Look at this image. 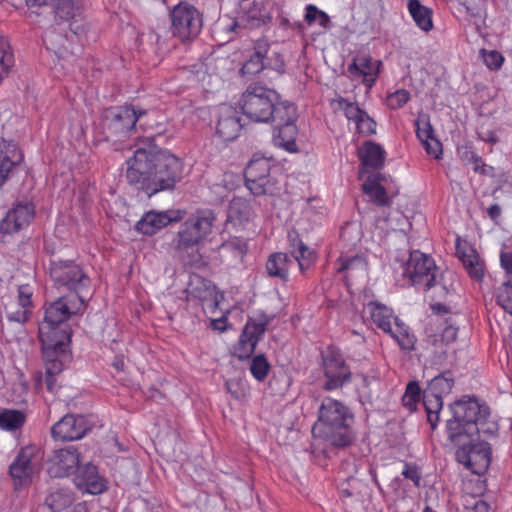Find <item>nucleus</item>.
<instances>
[{
	"label": "nucleus",
	"mask_w": 512,
	"mask_h": 512,
	"mask_svg": "<svg viewBox=\"0 0 512 512\" xmlns=\"http://www.w3.org/2000/svg\"><path fill=\"white\" fill-rule=\"evenodd\" d=\"M367 260L362 254H355L354 256L341 255L335 262V269L338 273H347L353 275L354 272H366Z\"/></svg>",
	"instance_id": "nucleus-37"
},
{
	"label": "nucleus",
	"mask_w": 512,
	"mask_h": 512,
	"mask_svg": "<svg viewBox=\"0 0 512 512\" xmlns=\"http://www.w3.org/2000/svg\"><path fill=\"white\" fill-rule=\"evenodd\" d=\"M279 94L261 82L250 83L242 93L239 107L251 121L268 123L273 118V107Z\"/></svg>",
	"instance_id": "nucleus-7"
},
{
	"label": "nucleus",
	"mask_w": 512,
	"mask_h": 512,
	"mask_svg": "<svg viewBox=\"0 0 512 512\" xmlns=\"http://www.w3.org/2000/svg\"><path fill=\"white\" fill-rule=\"evenodd\" d=\"M361 161V168L359 171V178L364 179L366 174H369V169L378 170L383 167L385 161V150L381 145L366 141L358 152Z\"/></svg>",
	"instance_id": "nucleus-26"
},
{
	"label": "nucleus",
	"mask_w": 512,
	"mask_h": 512,
	"mask_svg": "<svg viewBox=\"0 0 512 512\" xmlns=\"http://www.w3.org/2000/svg\"><path fill=\"white\" fill-rule=\"evenodd\" d=\"M287 237L290 257L297 262L301 274L305 275L307 270L315 264L317 253L303 242L297 231L289 232Z\"/></svg>",
	"instance_id": "nucleus-24"
},
{
	"label": "nucleus",
	"mask_w": 512,
	"mask_h": 512,
	"mask_svg": "<svg viewBox=\"0 0 512 512\" xmlns=\"http://www.w3.org/2000/svg\"><path fill=\"white\" fill-rule=\"evenodd\" d=\"M113 367L117 370V371H122L124 369V360L122 357H115L114 361H113Z\"/></svg>",
	"instance_id": "nucleus-63"
},
{
	"label": "nucleus",
	"mask_w": 512,
	"mask_h": 512,
	"mask_svg": "<svg viewBox=\"0 0 512 512\" xmlns=\"http://www.w3.org/2000/svg\"><path fill=\"white\" fill-rule=\"evenodd\" d=\"M355 232V240L359 241L361 238L360 230L354 224H347L341 229L340 238L342 241L350 240V236Z\"/></svg>",
	"instance_id": "nucleus-54"
},
{
	"label": "nucleus",
	"mask_w": 512,
	"mask_h": 512,
	"mask_svg": "<svg viewBox=\"0 0 512 512\" xmlns=\"http://www.w3.org/2000/svg\"><path fill=\"white\" fill-rule=\"evenodd\" d=\"M354 417L342 402L325 397L318 411V419L312 427L315 437L336 447H346L354 440L352 423Z\"/></svg>",
	"instance_id": "nucleus-3"
},
{
	"label": "nucleus",
	"mask_w": 512,
	"mask_h": 512,
	"mask_svg": "<svg viewBox=\"0 0 512 512\" xmlns=\"http://www.w3.org/2000/svg\"><path fill=\"white\" fill-rule=\"evenodd\" d=\"M5 312L6 318L9 322H15L21 325L27 322L31 315V310H28L27 308H21L20 306L13 303L6 305Z\"/></svg>",
	"instance_id": "nucleus-48"
},
{
	"label": "nucleus",
	"mask_w": 512,
	"mask_h": 512,
	"mask_svg": "<svg viewBox=\"0 0 512 512\" xmlns=\"http://www.w3.org/2000/svg\"><path fill=\"white\" fill-rule=\"evenodd\" d=\"M416 136L424 146L426 153L434 159H440L442 144L435 137L433 126L427 115H421L415 121Z\"/></svg>",
	"instance_id": "nucleus-27"
},
{
	"label": "nucleus",
	"mask_w": 512,
	"mask_h": 512,
	"mask_svg": "<svg viewBox=\"0 0 512 512\" xmlns=\"http://www.w3.org/2000/svg\"><path fill=\"white\" fill-rule=\"evenodd\" d=\"M492 451L489 443L480 441L456 451L459 463L470 469L476 475L484 474L491 463Z\"/></svg>",
	"instance_id": "nucleus-15"
},
{
	"label": "nucleus",
	"mask_w": 512,
	"mask_h": 512,
	"mask_svg": "<svg viewBox=\"0 0 512 512\" xmlns=\"http://www.w3.org/2000/svg\"><path fill=\"white\" fill-rule=\"evenodd\" d=\"M89 429L84 416L67 414L52 426L51 435L56 441H74L84 437Z\"/></svg>",
	"instance_id": "nucleus-19"
},
{
	"label": "nucleus",
	"mask_w": 512,
	"mask_h": 512,
	"mask_svg": "<svg viewBox=\"0 0 512 512\" xmlns=\"http://www.w3.org/2000/svg\"><path fill=\"white\" fill-rule=\"evenodd\" d=\"M487 212L491 219H496L501 215V208L498 204H493L488 208Z\"/></svg>",
	"instance_id": "nucleus-61"
},
{
	"label": "nucleus",
	"mask_w": 512,
	"mask_h": 512,
	"mask_svg": "<svg viewBox=\"0 0 512 512\" xmlns=\"http://www.w3.org/2000/svg\"><path fill=\"white\" fill-rule=\"evenodd\" d=\"M251 209L248 202L242 198H234L228 208V218L231 221L243 223L248 221Z\"/></svg>",
	"instance_id": "nucleus-43"
},
{
	"label": "nucleus",
	"mask_w": 512,
	"mask_h": 512,
	"mask_svg": "<svg viewBox=\"0 0 512 512\" xmlns=\"http://www.w3.org/2000/svg\"><path fill=\"white\" fill-rule=\"evenodd\" d=\"M126 164L129 185L149 197L173 190L184 171V163L179 157L159 149L152 140L146 146L137 148Z\"/></svg>",
	"instance_id": "nucleus-1"
},
{
	"label": "nucleus",
	"mask_w": 512,
	"mask_h": 512,
	"mask_svg": "<svg viewBox=\"0 0 512 512\" xmlns=\"http://www.w3.org/2000/svg\"><path fill=\"white\" fill-rule=\"evenodd\" d=\"M26 421L24 412L16 409H3L0 411V428L5 431L20 429Z\"/></svg>",
	"instance_id": "nucleus-40"
},
{
	"label": "nucleus",
	"mask_w": 512,
	"mask_h": 512,
	"mask_svg": "<svg viewBox=\"0 0 512 512\" xmlns=\"http://www.w3.org/2000/svg\"><path fill=\"white\" fill-rule=\"evenodd\" d=\"M143 113L137 112L131 105H124L107 109L104 117L109 121V127L115 133H127L134 129L137 120Z\"/></svg>",
	"instance_id": "nucleus-23"
},
{
	"label": "nucleus",
	"mask_w": 512,
	"mask_h": 512,
	"mask_svg": "<svg viewBox=\"0 0 512 512\" xmlns=\"http://www.w3.org/2000/svg\"><path fill=\"white\" fill-rule=\"evenodd\" d=\"M273 110V118L270 120V122H276V125L295 122L296 120L295 105L290 101L281 100L280 96L279 100H277V103H275Z\"/></svg>",
	"instance_id": "nucleus-39"
},
{
	"label": "nucleus",
	"mask_w": 512,
	"mask_h": 512,
	"mask_svg": "<svg viewBox=\"0 0 512 512\" xmlns=\"http://www.w3.org/2000/svg\"><path fill=\"white\" fill-rule=\"evenodd\" d=\"M496 302L507 313L512 315V281L502 283L495 292Z\"/></svg>",
	"instance_id": "nucleus-46"
},
{
	"label": "nucleus",
	"mask_w": 512,
	"mask_h": 512,
	"mask_svg": "<svg viewBox=\"0 0 512 512\" xmlns=\"http://www.w3.org/2000/svg\"><path fill=\"white\" fill-rule=\"evenodd\" d=\"M228 318L227 316H221L220 318L211 319L210 326L214 330L223 332L227 328Z\"/></svg>",
	"instance_id": "nucleus-57"
},
{
	"label": "nucleus",
	"mask_w": 512,
	"mask_h": 512,
	"mask_svg": "<svg viewBox=\"0 0 512 512\" xmlns=\"http://www.w3.org/2000/svg\"><path fill=\"white\" fill-rule=\"evenodd\" d=\"M268 321L263 318H249L233 347V355L239 360L249 359L257 344L264 336Z\"/></svg>",
	"instance_id": "nucleus-14"
},
{
	"label": "nucleus",
	"mask_w": 512,
	"mask_h": 512,
	"mask_svg": "<svg viewBox=\"0 0 512 512\" xmlns=\"http://www.w3.org/2000/svg\"><path fill=\"white\" fill-rule=\"evenodd\" d=\"M242 129L238 112L231 106L223 105L218 109L216 133L224 141L236 139Z\"/></svg>",
	"instance_id": "nucleus-25"
},
{
	"label": "nucleus",
	"mask_w": 512,
	"mask_h": 512,
	"mask_svg": "<svg viewBox=\"0 0 512 512\" xmlns=\"http://www.w3.org/2000/svg\"><path fill=\"white\" fill-rule=\"evenodd\" d=\"M401 474L404 478L411 480L415 487L420 486L422 475L417 465L405 463Z\"/></svg>",
	"instance_id": "nucleus-53"
},
{
	"label": "nucleus",
	"mask_w": 512,
	"mask_h": 512,
	"mask_svg": "<svg viewBox=\"0 0 512 512\" xmlns=\"http://www.w3.org/2000/svg\"><path fill=\"white\" fill-rule=\"evenodd\" d=\"M80 463V455L76 448L55 450L48 461V473L51 477L61 478L73 474Z\"/></svg>",
	"instance_id": "nucleus-20"
},
{
	"label": "nucleus",
	"mask_w": 512,
	"mask_h": 512,
	"mask_svg": "<svg viewBox=\"0 0 512 512\" xmlns=\"http://www.w3.org/2000/svg\"><path fill=\"white\" fill-rule=\"evenodd\" d=\"M49 276L57 288H66L71 294L83 295L90 287V278L73 260L51 259Z\"/></svg>",
	"instance_id": "nucleus-8"
},
{
	"label": "nucleus",
	"mask_w": 512,
	"mask_h": 512,
	"mask_svg": "<svg viewBox=\"0 0 512 512\" xmlns=\"http://www.w3.org/2000/svg\"><path fill=\"white\" fill-rule=\"evenodd\" d=\"M459 259L471 278L481 280L484 277V265L474 249L466 251L457 250Z\"/></svg>",
	"instance_id": "nucleus-36"
},
{
	"label": "nucleus",
	"mask_w": 512,
	"mask_h": 512,
	"mask_svg": "<svg viewBox=\"0 0 512 512\" xmlns=\"http://www.w3.org/2000/svg\"><path fill=\"white\" fill-rule=\"evenodd\" d=\"M250 372L252 376L259 382L266 379L271 369V365L263 354L254 356L250 363Z\"/></svg>",
	"instance_id": "nucleus-45"
},
{
	"label": "nucleus",
	"mask_w": 512,
	"mask_h": 512,
	"mask_svg": "<svg viewBox=\"0 0 512 512\" xmlns=\"http://www.w3.org/2000/svg\"><path fill=\"white\" fill-rule=\"evenodd\" d=\"M297 134L298 128L295 122L276 125L273 132V142L275 146L283 148L287 152L295 153L298 151Z\"/></svg>",
	"instance_id": "nucleus-32"
},
{
	"label": "nucleus",
	"mask_w": 512,
	"mask_h": 512,
	"mask_svg": "<svg viewBox=\"0 0 512 512\" xmlns=\"http://www.w3.org/2000/svg\"><path fill=\"white\" fill-rule=\"evenodd\" d=\"M85 309L83 295L68 294L59 297L45 308L44 320L39 324V340L46 345L69 344L71 329L66 323Z\"/></svg>",
	"instance_id": "nucleus-2"
},
{
	"label": "nucleus",
	"mask_w": 512,
	"mask_h": 512,
	"mask_svg": "<svg viewBox=\"0 0 512 512\" xmlns=\"http://www.w3.org/2000/svg\"><path fill=\"white\" fill-rule=\"evenodd\" d=\"M71 512H88V510L84 504L79 503L74 506Z\"/></svg>",
	"instance_id": "nucleus-64"
},
{
	"label": "nucleus",
	"mask_w": 512,
	"mask_h": 512,
	"mask_svg": "<svg viewBox=\"0 0 512 512\" xmlns=\"http://www.w3.org/2000/svg\"><path fill=\"white\" fill-rule=\"evenodd\" d=\"M185 214L186 211L181 209L151 210L136 222L135 230L143 235L152 236L169 224L181 221Z\"/></svg>",
	"instance_id": "nucleus-18"
},
{
	"label": "nucleus",
	"mask_w": 512,
	"mask_h": 512,
	"mask_svg": "<svg viewBox=\"0 0 512 512\" xmlns=\"http://www.w3.org/2000/svg\"><path fill=\"white\" fill-rule=\"evenodd\" d=\"M437 267L433 258L414 250L402 266V275L407 284L429 290L435 285Z\"/></svg>",
	"instance_id": "nucleus-11"
},
{
	"label": "nucleus",
	"mask_w": 512,
	"mask_h": 512,
	"mask_svg": "<svg viewBox=\"0 0 512 512\" xmlns=\"http://www.w3.org/2000/svg\"><path fill=\"white\" fill-rule=\"evenodd\" d=\"M420 396L421 389L419 384L416 381H411L406 387L405 393L402 397V403L410 412H413L416 410Z\"/></svg>",
	"instance_id": "nucleus-47"
},
{
	"label": "nucleus",
	"mask_w": 512,
	"mask_h": 512,
	"mask_svg": "<svg viewBox=\"0 0 512 512\" xmlns=\"http://www.w3.org/2000/svg\"><path fill=\"white\" fill-rule=\"evenodd\" d=\"M478 136L481 140L489 143H496L498 141V137L493 131H488L486 133L484 132H478Z\"/></svg>",
	"instance_id": "nucleus-60"
},
{
	"label": "nucleus",
	"mask_w": 512,
	"mask_h": 512,
	"mask_svg": "<svg viewBox=\"0 0 512 512\" xmlns=\"http://www.w3.org/2000/svg\"><path fill=\"white\" fill-rule=\"evenodd\" d=\"M454 385V379L450 372H444L435 376L427 385V393L436 394L439 397L448 395Z\"/></svg>",
	"instance_id": "nucleus-41"
},
{
	"label": "nucleus",
	"mask_w": 512,
	"mask_h": 512,
	"mask_svg": "<svg viewBox=\"0 0 512 512\" xmlns=\"http://www.w3.org/2000/svg\"><path fill=\"white\" fill-rule=\"evenodd\" d=\"M362 184V190L370 200L378 206H387L390 202L387 195L386 189L381 184V174L379 172H371L367 176Z\"/></svg>",
	"instance_id": "nucleus-31"
},
{
	"label": "nucleus",
	"mask_w": 512,
	"mask_h": 512,
	"mask_svg": "<svg viewBox=\"0 0 512 512\" xmlns=\"http://www.w3.org/2000/svg\"><path fill=\"white\" fill-rule=\"evenodd\" d=\"M364 313L371 322L384 333L389 334L402 350L411 351L415 347L416 337L391 308L378 301H370L364 307Z\"/></svg>",
	"instance_id": "nucleus-6"
},
{
	"label": "nucleus",
	"mask_w": 512,
	"mask_h": 512,
	"mask_svg": "<svg viewBox=\"0 0 512 512\" xmlns=\"http://www.w3.org/2000/svg\"><path fill=\"white\" fill-rule=\"evenodd\" d=\"M318 7L314 4H307L305 6L304 21L308 25H312L317 20Z\"/></svg>",
	"instance_id": "nucleus-55"
},
{
	"label": "nucleus",
	"mask_w": 512,
	"mask_h": 512,
	"mask_svg": "<svg viewBox=\"0 0 512 512\" xmlns=\"http://www.w3.org/2000/svg\"><path fill=\"white\" fill-rule=\"evenodd\" d=\"M482 57L485 65L491 70L500 69L504 62V57L496 50H483Z\"/></svg>",
	"instance_id": "nucleus-51"
},
{
	"label": "nucleus",
	"mask_w": 512,
	"mask_h": 512,
	"mask_svg": "<svg viewBox=\"0 0 512 512\" xmlns=\"http://www.w3.org/2000/svg\"><path fill=\"white\" fill-rule=\"evenodd\" d=\"M169 17L172 34L183 42L196 38L202 30V14L195 6L186 1L174 6Z\"/></svg>",
	"instance_id": "nucleus-12"
},
{
	"label": "nucleus",
	"mask_w": 512,
	"mask_h": 512,
	"mask_svg": "<svg viewBox=\"0 0 512 512\" xmlns=\"http://www.w3.org/2000/svg\"><path fill=\"white\" fill-rule=\"evenodd\" d=\"M215 221L214 213L199 209L192 213L180 225L172 239L171 248L175 257L185 266H192L200 258L199 247L212 231Z\"/></svg>",
	"instance_id": "nucleus-4"
},
{
	"label": "nucleus",
	"mask_w": 512,
	"mask_h": 512,
	"mask_svg": "<svg viewBox=\"0 0 512 512\" xmlns=\"http://www.w3.org/2000/svg\"><path fill=\"white\" fill-rule=\"evenodd\" d=\"M42 460L43 454L37 445L29 444L20 448L9 466L15 489L31 484L33 477L41 469Z\"/></svg>",
	"instance_id": "nucleus-10"
},
{
	"label": "nucleus",
	"mask_w": 512,
	"mask_h": 512,
	"mask_svg": "<svg viewBox=\"0 0 512 512\" xmlns=\"http://www.w3.org/2000/svg\"><path fill=\"white\" fill-rule=\"evenodd\" d=\"M77 487L89 494L102 493L105 488V480L98 474L97 467L92 464L85 465L75 478Z\"/></svg>",
	"instance_id": "nucleus-28"
},
{
	"label": "nucleus",
	"mask_w": 512,
	"mask_h": 512,
	"mask_svg": "<svg viewBox=\"0 0 512 512\" xmlns=\"http://www.w3.org/2000/svg\"><path fill=\"white\" fill-rule=\"evenodd\" d=\"M408 11L417 27L425 32L433 28L432 10L421 4L419 0H409Z\"/></svg>",
	"instance_id": "nucleus-34"
},
{
	"label": "nucleus",
	"mask_w": 512,
	"mask_h": 512,
	"mask_svg": "<svg viewBox=\"0 0 512 512\" xmlns=\"http://www.w3.org/2000/svg\"><path fill=\"white\" fill-rule=\"evenodd\" d=\"M410 100V93L406 89H398L387 95L386 104L390 109L402 108Z\"/></svg>",
	"instance_id": "nucleus-49"
},
{
	"label": "nucleus",
	"mask_w": 512,
	"mask_h": 512,
	"mask_svg": "<svg viewBox=\"0 0 512 512\" xmlns=\"http://www.w3.org/2000/svg\"><path fill=\"white\" fill-rule=\"evenodd\" d=\"M57 375H49L46 373H43L42 371L38 370L35 371L32 375L33 380V388L36 393H40L43 389V382H45V386L48 392L51 394H54L58 391L59 386L57 385Z\"/></svg>",
	"instance_id": "nucleus-44"
},
{
	"label": "nucleus",
	"mask_w": 512,
	"mask_h": 512,
	"mask_svg": "<svg viewBox=\"0 0 512 512\" xmlns=\"http://www.w3.org/2000/svg\"><path fill=\"white\" fill-rule=\"evenodd\" d=\"M423 406L427 413V420L434 430L439 422V414L443 408V398L436 394L423 392Z\"/></svg>",
	"instance_id": "nucleus-38"
},
{
	"label": "nucleus",
	"mask_w": 512,
	"mask_h": 512,
	"mask_svg": "<svg viewBox=\"0 0 512 512\" xmlns=\"http://www.w3.org/2000/svg\"><path fill=\"white\" fill-rule=\"evenodd\" d=\"M501 265L509 274L512 273V253H502L500 257Z\"/></svg>",
	"instance_id": "nucleus-59"
},
{
	"label": "nucleus",
	"mask_w": 512,
	"mask_h": 512,
	"mask_svg": "<svg viewBox=\"0 0 512 512\" xmlns=\"http://www.w3.org/2000/svg\"><path fill=\"white\" fill-rule=\"evenodd\" d=\"M269 50L268 43L257 41L254 45V51L249 59L244 62L240 69L242 75H256L266 68V56Z\"/></svg>",
	"instance_id": "nucleus-33"
},
{
	"label": "nucleus",
	"mask_w": 512,
	"mask_h": 512,
	"mask_svg": "<svg viewBox=\"0 0 512 512\" xmlns=\"http://www.w3.org/2000/svg\"><path fill=\"white\" fill-rule=\"evenodd\" d=\"M28 6H44L48 5L52 0H25Z\"/></svg>",
	"instance_id": "nucleus-62"
},
{
	"label": "nucleus",
	"mask_w": 512,
	"mask_h": 512,
	"mask_svg": "<svg viewBox=\"0 0 512 512\" xmlns=\"http://www.w3.org/2000/svg\"><path fill=\"white\" fill-rule=\"evenodd\" d=\"M42 353L45 361V373L59 375L63 369V359L67 357L66 347L68 344L46 345L41 343Z\"/></svg>",
	"instance_id": "nucleus-29"
},
{
	"label": "nucleus",
	"mask_w": 512,
	"mask_h": 512,
	"mask_svg": "<svg viewBox=\"0 0 512 512\" xmlns=\"http://www.w3.org/2000/svg\"><path fill=\"white\" fill-rule=\"evenodd\" d=\"M51 512H61L72 503V494L65 489L51 492L45 501Z\"/></svg>",
	"instance_id": "nucleus-42"
},
{
	"label": "nucleus",
	"mask_w": 512,
	"mask_h": 512,
	"mask_svg": "<svg viewBox=\"0 0 512 512\" xmlns=\"http://www.w3.org/2000/svg\"><path fill=\"white\" fill-rule=\"evenodd\" d=\"M382 62L374 60L371 55L363 54L355 56L352 63L348 65V72L354 78H362V83L371 89L380 74Z\"/></svg>",
	"instance_id": "nucleus-22"
},
{
	"label": "nucleus",
	"mask_w": 512,
	"mask_h": 512,
	"mask_svg": "<svg viewBox=\"0 0 512 512\" xmlns=\"http://www.w3.org/2000/svg\"><path fill=\"white\" fill-rule=\"evenodd\" d=\"M36 214L32 202H18L10 208L0 221V233L13 235L26 229L33 221Z\"/></svg>",
	"instance_id": "nucleus-17"
},
{
	"label": "nucleus",
	"mask_w": 512,
	"mask_h": 512,
	"mask_svg": "<svg viewBox=\"0 0 512 512\" xmlns=\"http://www.w3.org/2000/svg\"><path fill=\"white\" fill-rule=\"evenodd\" d=\"M317 20L318 23H319V26H321L322 28L324 29H328L331 25V19L329 17V15L323 11V10H320L318 8V13H317Z\"/></svg>",
	"instance_id": "nucleus-58"
},
{
	"label": "nucleus",
	"mask_w": 512,
	"mask_h": 512,
	"mask_svg": "<svg viewBox=\"0 0 512 512\" xmlns=\"http://www.w3.org/2000/svg\"><path fill=\"white\" fill-rule=\"evenodd\" d=\"M467 512H492L490 505L480 498H467L464 504Z\"/></svg>",
	"instance_id": "nucleus-52"
},
{
	"label": "nucleus",
	"mask_w": 512,
	"mask_h": 512,
	"mask_svg": "<svg viewBox=\"0 0 512 512\" xmlns=\"http://www.w3.org/2000/svg\"><path fill=\"white\" fill-rule=\"evenodd\" d=\"M331 105L334 109L343 111L348 122L354 124L356 133L364 136L376 133V121L365 110L361 109L357 103L350 102L343 97H338L332 100Z\"/></svg>",
	"instance_id": "nucleus-16"
},
{
	"label": "nucleus",
	"mask_w": 512,
	"mask_h": 512,
	"mask_svg": "<svg viewBox=\"0 0 512 512\" xmlns=\"http://www.w3.org/2000/svg\"><path fill=\"white\" fill-rule=\"evenodd\" d=\"M293 266V259L288 253L274 252L269 255L266 262V271L270 277L287 282L290 276V268Z\"/></svg>",
	"instance_id": "nucleus-30"
},
{
	"label": "nucleus",
	"mask_w": 512,
	"mask_h": 512,
	"mask_svg": "<svg viewBox=\"0 0 512 512\" xmlns=\"http://www.w3.org/2000/svg\"><path fill=\"white\" fill-rule=\"evenodd\" d=\"M32 295L33 289L30 285H20L18 287L17 303L15 304L20 306L21 308H27L28 310H31L33 306Z\"/></svg>",
	"instance_id": "nucleus-50"
},
{
	"label": "nucleus",
	"mask_w": 512,
	"mask_h": 512,
	"mask_svg": "<svg viewBox=\"0 0 512 512\" xmlns=\"http://www.w3.org/2000/svg\"><path fill=\"white\" fill-rule=\"evenodd\" d=\"M471 160L475 164V167H474L475 172H478L481 174H487L488 170L493 169L491 166L484 164L482 161V158L478 155H473Z\"/></svg>",
	"instance_id": "nucleus-56"
},
{
	"label": "nucleus",
	"mask_w": 512,
	"mask_h": 512,
	"mask_svg": "<svg viewBox=\"0 0 512 512\" xmlns=\"http://www.w3.org/2000/svg\"><path fill=\"white\" fill-rule=\"evenodd\" d=\"M450 410L452 418L447 420L446 427L453 442L458 441L462 435L478 434V424L484 423L489 416V407L470 397L454 402Z\"/></svg>",
	"instance_id": "nucleus-5"
},
{
	"label": "nucleus",
	"mask_w": 512,
	"mask_h": 512,
	"mask_svg": "<svg viewBox=\"0 0 512 512\" xmlns=\"http://www.w3.org/2000/svg\"><path fill=\"white\" fill-rule=\"evenodd\" d=\"M83 12L80 0H56L54 13L57 19L62 21H77Z\"/></svg>",
	"instance_id": "nucleus-35"
},
{
	"label": "nucleus",
	"mask_w": 512,
	"mask_h": 512,
	"mask_svg": "<svg viewBox=\"0 0 512 512\" xmlns=\"http://www.w3.org/2000/svg\"><path fill=\"white\" fill-rule=\"evenodd\" d=\"M322 366L326 378L323 385L324 390L334 391L351 381L352 372L350 367L338 349L329 347L322 354Z\"/></svg>",
	"instance_id": "nucleus-13"
},
{
	"label": "nucleus",
	"mask_w": 512,
	"mask_h": 512,
	"mask_svg": "<svg viewBox=\"0 0 512 512\" xmlns=\"http://www.w3.org/2000/svg\"><path fill=\"white\" fill-rule=\"evenodd\" d=\"M272 159L254 155L245 168V185L255 196L276 195L280 191L278 182L271 174Z\"/></svg>",
	"instance_id": "nucleus-9"
},
{
	"label": "nucleus",
	"mask_w": 512,
	"mask_h": 512,
	"mask_svg": "<svg viewBox=\"0 0 512 512\" xmlns=\"http://www.w3.org/2000/svg\"><path fill=\"white\" fill-rule=\"evenodd\" d=\"M24 162V153L13 141L0 139V187L13 175Z\"/></svg>",
	"instance_id": "nucleus-21"
}]
</instances>
